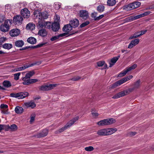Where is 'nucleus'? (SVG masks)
<instances>
[{
	"instance_id": "obj_29",
	"label": "nucleus",
	"mask_w": 154,
	"mask_h": 154,
	"mask_svg": "<svg viewBox=\"0 0 154 154\" xmlns=\"http://www.w3.org/2000/svg\"><path fill=\"white\" fill-rule=\"evenodd\" d=\"M146 30H145L144 31H141V32H140V33L138 35H136V34H135L133 36H131L129 38V39H131L134 38H135L138 37L140 36V35L145 34L146 32Z\"/></svg>"
},
{
	"instance_id": "obj_13",
	"label": "nucleus",
	"mask_w": 154,
	"mask_h": 154,
	"mask_svg": "<svg viewBox=\"0 0 154 154\" xmlns=\"http://www.w3.org/2000/svg\"><path fill=\"white\" fill-rule=\"evenodd\" d=\"M24 107L29 108L30 107L33 109L36 106V104L32 101L25 103L23 105Z\"/></svg>"
},
{
	"instance_id": "obj_60",
	"label": "nucleus",
	"mask_w": 154,
	"mask_h": 154,
	"mask_svg": "<svg viewBox=\"0 0 154 154\" xmlns=\"http://www.w3.org/2000/svg\"><path fill=\"white\" fill-rule=\"evenodd\" d=\"M136 133L135 132H131L129 133L128 135L130 136H133L136 135Z\"/></svg>"
},
{
	"instance_id": "obj_33",
	"label": "nucleus",
	"mask_w": 154,
	"mask_h": 154,
	"mask_svg": "<svg viewBox=\"0 0 154 154\" xmlns=\"http://www.w3.org/2000/svg\"><path fill=\"white\" fill-rule=\"evenodd\" d=\"M35 24L31 23H30L27 24L26 26V28L27 30H32L35 29Z\"/></svg>"
},
{
	"instance_id": "obj_22",
	"label": "nucleus",
	"mask_w": 154,
	"mask_h": 154,
	"mask_svg": "<svg viewBox=\"0 0 154 154\" xmlns=\"http://www.w3.org/2000/svg\"><path fill=\"white\" fill-rule=\"evenodd\" d=\"M140 84L141 81L139 80L135 83L134 84V88H129L128 89V91H129V92H132L134 89L139 88L140 87Z\"/></svg>"
},
{
	"instance_id": "obj_25",
	"label": "nucleus",
	"mask_w": 154,
	"mask_h": 154,
	"mask_svg": "<svg viewBox=\"0 0 154 154\" xmlns=\"http://www.w3.org/2000/svg\"><path fill=\"white\" fill-rule=\"evenodd\" d=\"M73 27L69 23V24H67L65 25L63 28V30L64 31L69 32L72 30Z\"/></svg>"
},
{
	"instance_id": "obj_61",
	"label": "nucleus",
	"mask_w": 154,
	"mask_h": 154,
	"mask_svg": "<svg viewBox=\"0 0 154 154\" xmlns=\"http://www.w3.org/2000/svg\"><path fill=\"white\" fill-rule=\"evenodd\" d=\"M30 84L35 82L38 81V80L35 79H30Z\"/></svg>"
},
{
	"instance_id": "obj_12",
	"label": "nucleus",
	"mask_w": 154,
	"mask_h": 154,
	"mask_svg": "<svg viewBox=\"0 0 154 154\" xmlns=\"http://www.w3.org/2000/svg\"><path fill=\"white\" fill-rule=\"evenodd\" d=\"M56 84H50L48 85H43L42 86L40 89L43 91H48L53 89L56 86Z\"/></svg>"
},
{
	"instance_id": "obj_36",
	"label": "nucleus",
	"mask_w": 154,
	"mask_h": 154,
	"mask_svg": "<svg viewBox=\"0 0 154 154\" xmlns=\"http://www.w3.org/2000/svg\"><path fill=\"white\" fill-rule=\"evenodd\" d=\"M48 133V131L47 129H44L41 133L39 134L38 137H42L45 136L47 135Z\"/></svg>"
},
{
	"instance_id": "obj_55",
	"label": "nucleus",
	"mask_w": 154,
	"mask_h": 154,
	"mask_svg": "<svg viewBox=\"0 0 154 154\" xmlns=\"http://www.w3.org/2000/svg\"><path fill=\"white\" fill-rule=\"evenodd\" d=\"M94 149V148L93 147L91 146H90L88 147H86L85 148V149L87 151H90L93 150Z\"/></svg>"
},
{
	"instance_id": "obj_20",
	"label": "nucleus",
	"mask_w": 154,
	"mask_h": 154,
	"mask_svg": "<svg viewBox=\"0 0 154 154\" xmlns=\"http://www.w3.org/2000/svg\"><path fill=\"white\" fill-rule=\"evenodd\" d=\"M151 12L150 11H147L140 14L135 16L133 17V20H134L138 19L140 18L145 17L148 15Z\"/></svg>"
},
{
	"instance_id": "obj_45",
	"label": "nucleus",
	"mask_w": 154,
	"mask_h": 154,
	"mask_svg": "<svg viewBox=\"0 0 154 154\" xmlns=\"http://www.w3.org/2000/svg\"><path fill=\"white\" fill-rule=\"evenodd\" d=\"M134 9L139 7L141 5V3L139 2H135L132 3Z\"/></svg>"
},
{
	"instance_id": "obj_23",
	"label": "nucleus",
	"mask_w": 154,
	"mask_h": 154,
	"mask_svg": "<svg viewBox=\"0 0 154 154\" xmlns=\"http://www.w3.org/2000/svg\"><path fill=\"white\" fill-rule=\"evenodd\" d=\"M8 127L6 128V131H8L10 130L12 131H14L17 129V126L15 124H12L10 126L8 125H6Z\"/></svg>"
},
{
	"instance_id": "obj_4",
	"label": "nucleus",
	"mask_w": 154,
	"mask_h": 154,
	"mask_svg": "<svg viewBox=\"0 0 154 154\" xmlns=\"http://www.w3.org/2000/svg\"><path fill=\"white\" fill-rule=\"evenodd\" d=\"M115 122V120L113 118H109L100 120L97 124L99 126H103L111 125Z\"/></svg>"
},
{
	"instance_id": "obj_31",
	"label": "nucleus",
	"mask_w": 154,
	"mask_h": 154,
	"mask_svg": "<svg viewBox=\"0 0 154 154\" xmlns=\"http://www.w3.org/2000/svg\"><path fill=\"white\" fill-rule=\"evenodd\" d=\"M15 111L17 114H21L23 112V109L21 107L16 106L15 109Z\"/></svg>"
},
{
	"instance_id": "obj_53",
	"label": "nucleus",
	"mask_w": 154,
	"mask_h": 154,
	"mask_svg": "<svg viewBox=\"0 0 154 154\" xmlns=\"http://www.w3.org/2000/svg\"><path fill=\"white\" fill-rule=\"evenodd\" d=\"M46 43L45 42L44 43H40L35 46H34L33 47L34 48H39V47H41L42 46H43L44 45L46 44Z\"/></svg>"
},
{
	"instance_id": "obj_2",
	"label": "nucleus",
	"mask_w": 154,
	"mask_h": 154,
	"mask_svg": "<svg viewBox=\"0 0 154 154\" xmlns=\"http://www.w3.org/2000/svg\"><path fill=\"white\" fill-rule=\"evenodd\" d=\"M12 22V20L7 19L6 20L4 24H2L0 26V30L2 32H5L8 31L10 26Z\"/></svg>"
},
{
	"instance_id": "obj_38",
	"label": "nucleus",
	"mask_w": 154,
	"mask_h": 154,
	"mask_svg": "<svg viewBox=\"0 0 154 154\" xmlns=\"http://www.w3.org/2000/svg\"><path fill=\"white\" fill-rule=\"evenodd\" d=\"M107 3L108 6H113L116 4V0H107Z\"/></svg>"
},
{
	"instance_id": "obj_64",
	"label": "nucleus",
	"mask_w": 154,
	"mask_h": 154,
	"mask_svg": "<svg viewBox=\"0 0 154 154\" xmlns=\"http://www.w3.org/2000/svg\"><path fill=\"white\" fill-rule=\"evenodd\" d=\"M80 79V77L79 76H77L74 77L72 79V80L73 81H77Z\"/></svg>"
},
{
	"instance_id": "obj_57",
	"label": "nucleus",
	"mask_w": 154,
	"mask_h": 154,
	"mask_svg": "<svg viewBox=\"0 0 154 154\" xmlns=\"http://www.w3.org/2000/svg\"><path fill=\"white\" fill-rule=\"evenodd\" d=\"M5 9L7 11H9L11 10V6L10 5H6L5 6Z\"/></svg>"
},
{
	"instance_id": "obj_14",
	"label": "nucleus",
	"mask_w": 154,
	"mask_h": 154,
	"mask_svg": "<svg viewBox=\"0 0 154 154\" xmlns=\"http://www.w3.org/2000/svg\"><path fill=\"white\" fill-rule=\"evenodd\" d=\"M21 13L24 18H28L30 16L29 11L27 8L22 9L21 11Z\"/></svg>"
},
{
	"instance_id": "obj_37",
	"label": "nucleus",
	"mask_w": 154,
	"mask_h": 154,
	"mask_svg": "<svg viewBox=\"0 0 154 154\" xmlns=\"http://www.w3.org/2000/svg\"><path fill=\"white\" fill-rule=\"evenodd\" d=\"M3 86L7 88H9L11 85V84L10 82L8 80L4 81L3 82Z\"/></svg>"
},
{
	"instance_id": "obj_58",
	"label": "nucleus",
	"mask_w": 154,
	"mask_h": 154,
	"mask_svg": "<svg viewBox=\"0 0 154 154\" xmlns=\"http://www.w3.org/2000/svg\"><path fill=\"white\" fill-rule=\"evenodd\" d=\"M8 107V106L6 104H1L0 105V107L1 109H7Z\"/></svg>"
},
{
	"instance_id": "obj_30",
	"label": "nucleus",
	"mask_w": 154,
	"mask_h": 154,
	"mask_svg": "<svg viewBox=\"0 0 154 154\" xmlns=\"http://www.w3.org/2000/svg\"><path fill=\"white\" fill-rule=\"evenodd\" d=\"M24 44V42L21 40L17 41L15 42V46L18 47H21Z\"/></svg>"
},
{
	"instance_id": "obj_51",
	"label": "nucleus",
	"mask_w": 154,
	"mask_h": 154,
	"mask_svg": "<svg viewBox=\"0 0 154 154\" xmlns=\"http://www.w3.org/2000/svg\"><path fill=\"white\" fill-rule=\"evenodd\" d=\"M55 9H58L60 7V5L59 3L56 2L55 3L54 6Z\"/></svg>"
},
{
	"instance_id": "obj_21",
	"label": "nucleus",
	"mask_w": 154,
	"mask_h": 154,
	"mask_svg": "<svg viewBox=\"0 0 154 154\" xmlns=\"http://www.w3.org/2000/svg\"><path fill=\"white\" fill-rule=\"evenodd\" d=\"M125 80L124 79V78L121 79L120 80H119L117 82H115V83L113 84V85H112L111 86V88H115L117 86H119L123 83L125 82Z\"/></svg>"
},
{
	"instance_id": "obj_7",
	"label": "nucleus",
	"mask_w": 154,
	"mask_h": 154,
	"mask_svg": "<svg viewBox=\"0 0 154 154\" xmlns=\"http://www.w3.org/2000/svg\"><path fill=\"white\" fill-rule=\"evenodd\" d=\"M56 19L55 21L52 23L51 26V28L52 30L54 32H56L60 28V25L58 20L60 19L59 17L57 16H56Z\"/></svg>"
},
{
	"instance_id": "obj_3",
	"label": "nucleus",
	"mask_w": 154,
	"mask_h": 154,
	"mask_svg": "<svg viewBox=\"0 0 154 154\" xmlns=\"http://www.w3.org/2000/svg\"><path fill=\"white\" fill-rule=\"evenodd\" d=\"M35 17L38 20H44L47 19L48 16V13L47 11L40 12L38 11H35L34 12Z\"/></svg>"
},
{
	"instance_id": "obj_6",
	"label": "nucleus",
	"mask_w": 154,
	"mask_h": 154,
	"mask_svg": "<svg viewBox=\"0 0 154 154\" xmlns=\"http://www.w3.org/2000/svg\"><path fill=\"white\" fill-rule=\"evenodd\" d=\"M137 66V65L136 64H134L130 67L127 68L125 69L120 72L118 75V77H121L125 76L128 72L135 69Z\"/></svg>"
},
{
	"instance_id": "obj_63",
	"label": "nucleus",
	"mask_w": 154,
	"mask_h": 154,
	"mask_svg": "<svg viewBox=\"0 0 154 154\" xmlns=\"http://www.w3.org/2000/svg\"><path fill=\"white\" fill-rule=\"evenodd\" d=\"M1 112L2 113L5 114H8V111L7 110H5L4 109H1Z\"/></svg>"
},
{
	"instance_id": "obj_42",
	"label": "nucleus",
	"mask_w": 154,
	"mask_h": 154,
	"mask_svg": "<svg viewBox=\"0 0 154 154\" xmlns=\"http://www.w3.org/2000/svg\"><path fill=\"white\" fill-rule=\"evenodd\" d=\"M34 74L35 72L33 71H31L27 73L25 77L28 79H29Z\"/></svg>"
},
{
	"instance_id": "obj_15",
	"label": "nucleus",
	"mask_w": 154,
	"mask_h": 154,
	"mask_svg": "<svg viewBox=\"0 0 154 154\" xmlns=\"http://www.w3.org/2000/svg\"><path fill=\"white\" fill-rule=\"evenodd\" d=\"M139 39L138 38H136L131 41L129 45L128 48H131L134 46L138 44L139 42Z\"/></svg>"
},
{
	"instance_id": "obj_47",
	"label": "nucleus",
	"mask_w": 154,
	"mask_h": 154,
	"mask_svg": "<svg viewBox=\"0 0 154 154\" xmlns=\"http://www.w3.org/2000/svg\"><path fill=\"white\" fill-rule=\"evenodd\" d=\"M20 72H18L17 73L15 74L14 75V79L16 80H18L19 78V76H20Z\"/></svg>"
},
{
	"instance_id": "obj_62",
	"label": "nucleus",
	"mask_w": 154,
	"mask_h": 154,
	"mask_svg": "<svg viewBox=\"0 0 154 154\" xmlns=\"http://www.w3.org/2000/svg\"><path fill=\"white\" fill-rule=\"evenodd\" d=\"M104 15L103 14L97 17V18L96 19V20H99L101 18H102L103 17Z\"/></svg>"
},
{
	"instance_id": "obj_49",
	"label": "nucleus",
	"mask_w": 154,
	"mask_h": 154,
	"mask_svg": "<svg viewBox=\"0 0 154 154\" xmlns=\"http://www.w3.org/2000/svg\"><path fill=\"white\" fill-rule=\"evenodd\" d=\"M133 77V76L132 75H129L126 77L124 78V79L125 80V82L131 79Z\"/></svg>"
},
{
	"instance_id": "obj_10",
	"label": "nucleus",
	"mask_w": 154,
	"mask_h": 154,
	"mask_svg": "<svg viewBox=\"0 0 154 154\" xmlns=\"http://www.w3.org/2000/svg\"><path fill=\"white\" fill-rule=\"evenodd\" d=\"M23 20V17L19 15H17L14 17L13 19L14 23L18 25L21 24Z\"/></svg>"
},
{
	"instance_id": "obj_41",
	"label": "nucleus",
	"mask_w": 154,
	"mask_h": 154,
	"mask_svg": "<svg viewBox=\"0 0 154 154\" xmlns=\"http://www.w3.org/2000/svg\"><path fill=\"white\" fill-rule=\"evenodd\" d=\"M97 64L98 66H104V68L106 69L107 68V65L105 63L104 61H100L97 63Z\"/></svg>"
},
{
	"instance_id": "obj_1",
	"label": "nucleus",
	"mask_w": 154,
	"mask_h": 154,
	"mask_svg": "<svg viewBox=\"0 0 154 154\" xmlns=\"http://www.w3.org/2000/svg\"><path fill=\"white\" fill-rule=\"evenodd\" d=\"M117 130L116 128H107L100 129L97 132V134L99 136H107L112 134Z\"/></svg>"
},
{
	"instance_id": "obj_19",
	"label": "nucleus",
	"mask_w": 154,
	"mask_h": 154,
	"mask_svg": "<svg viewBox=\"0 0 154 154\" xmlns=\"http://www.w3.org/2000/svg\"><path fill=\"white\" fill-rule=\"evenodd\" d=\"M79 15L80 17L85 19L87 18L88 17V12L84 10L80 11Z\"/></svg>"
},
{
	"instance_id": "obj_48",
	"label": "nucleus",
	"mask_w": 154,
	"mask_h": 154,
	"mask_svg": "<svg viewBox=\"0 0 154 154\" xmlns=\"http://www.w3.org/2000/svg\"><path fill=\"white\" fill-rule=\"evenodd\" d=\"M51 24L50 22H45V26L46 28H47L48 29H50L51 27Z\"/></svg>"
},
{
	"instance_id": "obj_44",
	"label": "nucleus",
	"mask_w": 154,
	"mask_h": 154,
	"mask_svg": "<svg viewBox=\"0 0 154 154\" xmlns=\"http://www.w3.org/2000/svg\"><path fill=\"white\" fill-rule=\"evenodd\" d=\"M35 114L34 113H32L30 116V123H32L35 120Z\"/></svg>"
},
{
	"instance_id": "obj_54",
	"label": "nucleus",
	"mask_w": 154,
	"mask_h": 154,
	"mask_svg": "<svg viewBox=\"0 0 154 154\" xmlns=\"http://www.w3.org/2000/svg\"><path fill=\"white\" fill-rule=\"evenodd\" d=\"M89 22L88 21H86L83 23H82V24H81L80 26L81 27H83L87 25L89 23Z\"/></svg>"
},
{
	"instance_id": "obj_50",
	"label": "nucleus",
	"mask_w": 154,
	"mask_h": 154,
	"mask_svg": "<svg viewBox=\"0 0 154 154\" xmlns=\"http://www.w3.org/2000/svg\"><path fill=\"white\" fill-rule=\"evenodd\" d=\"M8 127L6 125H0V132L2 130H6V128Z\"/></svg>"
},
{
	"instance_id": "obj_24",
	"label": "nucleus",
	"mask_w": 154,
	"mask_h": 154,
	"mask_svg": "<svg viewBox=\"0 0 154 154\" xmlns=\"http://www.w3.org/2000/svg\"><path fill=\"white\" fill-rule=\"evenodd\" d=\"M38 19V25L37 26L38 28H42L45 26V22L44 20Z\"/></svg>"
},
{
	"instance_id": "obj_32",
	"label": "nucleus",
	"mask_w": 154,
	"mask_h": 154,
	"mask_svg": "<svg viewBox=\"0 0 154 154\" xmlns=\"http://www.w3.org/2000/svg\"><path fill=\"white\" fill-rule=\"evenodd\" d=\"M29 93L27 92L19 93V99L23 98L28 96Z\"/></svg>"
},
{
	"instance_id": "obj_56",
	"label": "nucleus",
	"mask_w": 154,
	"mask_h": 154,
	"mask_svg": "<svg viewBox=\"0 0 154 154\" xmlns=\"http://www.w3.org/2000/svg\"><path fill=\"white\" fill-rule=\"evenodd\" d=\"M6 40V38L4 37H1L0 38V46L2 45V43Z\"/></svg>"
},
{
	"instance_id": "obj_43",
	"label": "nucleus",
	"mask_w": 154,
	"mask_h": 154,
	"mask_svg": "<svg viewBox=\"0 0 154 154\" xmlns=\"http://www.w3.org/2000/svg\"><path fill=\"white\" fill-rule=\"evenodd\" d=\"M104 6L102 5H99L97 8V10L100 13L103 12L104 10Z\"/></svg>"
},
{
	"instance_id": "obj_40",
	"label": "nucleus",
	"mask_w": 154,
	"mask_h": 154,
	"mask_svg": "<svg viewBox=\"0 0 154 154\" xmlns=\"http://www.w3.org/2000/svg\"><path fill=\"white\" fill-rule=\"evenodd\" d=\"M2 47L5 49L9 50L12 47V45L11 44L5 43L3 45Z\"/></svg>"
},
{
	"instance_id": "obj_59",
	"label": "nucleus",
	"mask_w": 154,
	"mask_h": 154,
	"mask_svg": "<svg viewBox=\"0 0 154 154\" xmlns=\"http://www.w3.org/2000/svg\"><path fill=\"white\" fill-rule=\"evenodd\" d=\"M92 114L93 116L94 117H97L98 116V114L95 111H92Z\"/></svg>"
},
{
	"instance_id": "obj_52",
	"label": "nucleus",
	"mask_w": 154,
	"mask_h": 154,
	"mask_svg": "<svg viewBox=\"0 0 154 154\" xmlns=\"http://www.w3.org/2000/svg\"><path fill=\"white\" fill-rule=\"evenodd\" d=\"M97 13L96 12H94L92 13L91 14L92 17L94 18V20H96V19L97 18Z\"/></svg>"
},
{
	"instance_id": "obj_34",
	"label": "nucleus",
	"mask_w": 154,
	"mask_h": 154,
	"mask_svg": "<svg viewBox=\"0 0 154 154\" xmlns=\"http://www.w3.org/2000/svg\"><path fill=\"white\" fill-rule=\"evenodd\" d=\"M47 32L44 29H41L39 30L38 33V35L42 37H44L47 35Z\"/></svg>"
},
{
	"instance_id": "obj_28",
	"label": "nucleus",
	"mask_w": 154,
	"mask_h": 154,
	"mask_svg": "<svg viewBox=\"0 0 154 154\" xmlns=\"http://www.w3.org/2000/svg\"><path fill=\"white\" fill-rule=\"evenodd\" d=\"M146 30H145L144 31H141V32H140V33L138 35H136V34H135L133 36H131L129 38V39H131L134 38H135L138 37L140 36V35L145 34L146 32Z\"/></svg>"
},
{
	"instance_id": "obj_39",
	"label": "nucleus",
	"mask_w": 154,
	"mask_h": 154,
	"mask_svg": "<svg viewBox=\"0 0 154 154\" xmlns=\"http://www.w3.org/2000/svg\"><path fill=\"white\" fill-rule=\"evenodd\" d=\"M22 80L23 81V84L24 85H27L30 84V79L25 77L23 78Z\"/></svg>"
},
{
	"instance_id": "obj_17",
	"label": "nucleus",
	"mask_w": 154,
	"mask_h": 154,
	"mask_svg": "<svg viewBox=\"0 0 154 154\" xmlns=\"http://www.w3.org/2000/svg\"><path fill=\"white\" fill-rule=\"evenodd\" d=\"M120 57V56L118 55L117 56L113 57V58H112L109 62V67H111L113 65H114L116 62V61L118 60Z\"/></svg>"
},
{
	"instance_id": "obj_46",
	"label": "nucleus",
	"mask_w": 154,
	"mask_h": 154,
	"mask_svg": "<svg viewBox=\"0 0 154 154\" xmlns=\"http://www.w3.org/2000/svg\"><path fill=\"white\" fill-rule=\"evenodd\" d=\"M10 96L13 97H14L16 98H17L19 99V93H12L10 94Z\"/></svg>"
},
{
	"instance_id": "obj_18",
	"label": "nucleus",
	"mask_w": 154,
	"mask_h": 154,
	"mask_svg": "<svg viewBox=\"0 0 154 154\" xmlns=\"http://www.w3.org/2000/svg\"><path fill=\"white\" fill-rule=\"evenodd\" d=\"M20 33V31L18 29H14L10 32V34L12 37H15L18 36Z\"/></svg>"
},
{
	"instance_id": "obj_9",
	"label": "nucleus",
	"mask_w": 154,
	"mask_h": 154,
	"mask_svg": "<svg viewBox=\"0 0 154 154\" xmlns=\"http://www.w3.org/2000/svg\"><path fill=\"white\" fill-rule=\"evenodd\" d=\"M129 91L128 90H124L114 95L112 98L117 99L126 95L129 93Z\"/></svg>"
},
{
	"instance_id": "obj_16",
	"label": "nucleus",
	"mask_w": 154,
	"mask_h": 154,
	"mask_svg": "<svg viewBox=\"0 0 154 154\" xmlns=\"http://www.w3.org/2000/svg\"><path fill=\"white\" fill-rule=\"evenodd\" d=\"M69 24L73 28L77 27L79 25V20L76 19H73L69 21Z\"/></svg>"
},
{
	"instance_id": "obj_5",
	"label": "nucleus",
	"mask_w": 154,
	"mask_h": 154,
	"mask_svg": "<svg viewBox=\"0 0 154 154\" xmlns=\"http://www.w3.org/2000/svg\"><path fill=\"white\" fill-rule=\"evenodd\" d=\"M79 119V117L78 116H76L72 120H70L67 123L64 127L62 128L59 131L60 132H61L66 130L67 128L70 127L73 125V124Z\"/></svg>"
},
{
	"instance_id": "obj_35",
	"label": "nucleus",
	"mask_w": 154,
	"mask_h": 154,
	"mask_svg": "<svg viewBox=\"0 0 154 154\" xmlns=\"http://www.w3.org/2000/svg\"><path fill=\"white\" fill-rule=\"evenodd\" d=\"M28 42L32 44H34L36 43V39L33 37H30L28 38L27 40Z\"/></svg>"
},
{
	"instance_id": "obj_26",
	"label": "nucleus",
	"mask_w": 154,
	"mask_h": 154,
	"mask_svg": "<svg viewBox=\"0 0 154 154\" xmlns=\"http://www.w3.org/2000/svg\"><path fill=\"white\" fill-rule=\"evenodd\" d=\"M66 35V34L65 33H63L61 34H60V35H55L54 36H53L51 38V40L52 41H54L56 40L59 39L60 37H63L64 36H65Z\"/></svg>"
},
{
	"instance_id": "obj_8",
	"label": "nucleus",
	"mask_w": 154,
	"mask_h": 154,
	"mask_svg": "<svg viewBox=\"0 0 154 154\" xmlns=\"http://www.w3.org/2000/svg\"><path fill=\"white\" fill-rule=\"evenodd\" d=\"M35 63L29 64H26L23 66L14 68L12 69V70L13 72H14L22 71L29 67H31L34 65H35Z\"/></svg>"
},
{
	"instance_id": "obj_11",
	"label": "nucleus",
	"mask_w": 154,
	"mask_h": 154,
	"mask_svg": "<svg viewBox=\"0 0 154 154\" xmlns=\"http://www.w3.org/2000/svg\"><path fill=\"white\" fill-rule=\"evenodd\" d=\"M29 6L32 10L41 8L42 5L38 2H32L29 4Z\"/></svg>"
},
{
	"instance_id": "obj_27",
	"label": "nucleus",
	"mask_w": 154,
	"mask_h": 154,
	"mask_svg": "<svg viewBox=\"0 0 154 154\" xmlns=\"http://www.w3.org/2000/svg\"><path fill=\"white\" fill-rule=\"evenodd\" d=\"M123 9L126 11H129L134 9L132 3L129 4L124 6Z\"/></svg>"
}]
</instances>
